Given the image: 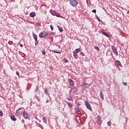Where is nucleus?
Returning a JSON list of instances; mask_svg holds the SVG:
<instances>
[{
    "instance_id": "obj_1",
    "label": "nucleus",
    "mask_w": 129,
    "mask_h": 129,
    "mask_svg": "<svg viewBox=\"0 0 129 129\" xmlns=\"http://www.w3.org/2000/svg\"><path fill=\"white\" fill-rule=\"evenodd\" d=\"M70 4L72 7H76L78 5V2H77V0H71Z\"/></svg>"
},
{
    "instance_id": "obj_2",
    "label": "nucleus",
    "mask_w": 129,
    "mask_h": 129,
    "mask_svg": "<svg viewBox=\"0 0 129 129\" xmlns=\"http://www.w3.org/2000/svg\"><path fill=\"white\" fill-rule=\"evenodd\" d=\"M49 35L47 32H40L39 34V37L40 38H45Z\"/></svg>"
},
{
    "instance_id": "obj_3",
    "label": "nucleus",
    "mask_w": 129,
    "mask_h": 129,
    "mask_svg": "<svg viewBox=\"0 0 129 129\" xmlns=\"http://www.w3.org/2000/svg\"><path fill=\"white\" fill-rule=\"evenodd\" d=\"M50 13L51 15H52V16H56L57 17V18H59V17L61 18V16H60V14H59L58 13H57L55 11H51Z\"/></svg>"
},
{
    "instance_id": "obj_4",
    "label": "nucleus",
    "mask_w": 129,
    "mask_h": 129,
    "mask_svg": "<svg viewBox=\"0 0 129 129\" xmlns=\"http://www.w3.org/2000/svg\"><path fill=\"white\" fill-rule=\"evenodd\" d=\"M23 116L25 119H28L29 117V113H28V112L26 110H24L23 112Z\"/></svg>"
},
{
    "instance_id": "obj_5",
    "label": "nucleus",
    "mask_w": 129,
    "mask_h": 129,
    "mask_svg": "<svg viewBox=\"0 0 129 129\" xmlns=\"http://www.w3.org/2000/svg\"><path fill=\"white\" fill-rule=\"evenodd\" d=\"M78 91V89L77 88V87H75L74 88H72L70 90V93H75L76 92H77V91Z\"/></svg>"
},
{
    "instance_id": "obj_6",
    "label": "nucleus",
    "mask_w": 129,
    "mask_h": 129,
    "mask_svg": "<svg viewBox=\"0 0 129 129\" xmlns=\"http://www.w3.org/2000/svg\"><path fill=\"white\" fill-rule=\"evenodd\" d=\"M111 49L112 50L113 53L116 55V56H118V52H117V50H116V48H115L114 46H112Z\"/></svg>"
},
{
    "instance_id": "obj_7",
    "label": "nucleus",
    "mask_w": 129,
    "mask_h": 129,
    "mask_svg": "<svg viewBox=\"0 0 129 129\" xmlns=\"http://www.w3.org/2000/svg\"><path fill=\"white\" fill-rule=\"evenodd\" d=\"M85 104L87 108L89 109V110H92V108H91V106H90V104L88 102H85Z\"/></svg>"
},
{
    "instance_id": "obj_8",
    "label": "nucleus",
    "mask_w": 129,
    "mask_h": 129,
    "mask_svg": "<svg viewBox=\"0 0 129 129\" xmlns=\"http://www.w3.org/2000/svg\"><path fill=\"white\" fill-rule=\"evenodd\" d=\"M98 124H101V116L98 115L97 117Z\"/></svg>"
},
{
    "instance_id": "obj_9",
    "label": "nucleus",
    "mask_w": 129,
    "mask_h": 129,
    "mask_svg": "<svg viewBox=\"0 0 129 129\" xmlns=\"http://www.w3.org/2000/svg\"><path fill=\"white\" fill-rule=\"evenodd\" d=\"M69 81L70 86H74V81H73V80L71 79H69Z\"/></svg>"
},
{
    "instance_id": "obj_10",
    "label": "nucleus",
    "mask_w": 129,
    "mask_h": 129,
    "mask_svg": "<svg viewBox=\"0 0 129 129\" xmlns=\"http://www.w3.org/2000/svg\"><path fill=\"white\" fill-rule=\"evenodd\" d=\"M100 96L102 100H104V96L103 95V93H102V91H101L100 92Z\"/></svg>"
},
{
    "instance_id": "obj_11",
    "label": "nucleus",
    "mask_w": 129,
    "mask_h": 129,
    "mask_svg": "<svg viewBox=\"0 0 129 129\" xmlns=\"http://www.w3.org/2000/svg\"><path fill=\"white\" fill-rule=\"evenodd\" d=\"M116 66H120V67H122V65L121 64V62L119 60H116Z\"/></svg>"
},
{
    "instance_id": "obj_12",
    "label": "nucleus",
    "mask_w": 129,
    "mask_h": 129,
    "mask_svg": "<svg viewBox=\"0 0 129 129\" xmlns=\"http://www.w3.org/2000/svg\"><path fill=\"white\" fill-rule=\"evenodd\" d=\"M33 37L36 42L38 41V36H37V35L36 34H33Z\"/></svg>"
},
{
    "instance_id": "obj_13",
    "label": "nucleus",
    "mask_w": 129,
    "mask_h": 129,
    "mask_svg": "<svg viewBox=\"0 0 129 129\" xmlns=\"http://www.w3.org/2000/svg\"><path fill=\"white\" fill-rule=\"evenodd\" d=\"M35 16H36V13L32 12L30 14V17H31V18H34V17H35Z\"/></svg>"
},
{
    "instance_id": "obj_14",
    "label": "nucleus",
    "mask_w": 129,
    "mask_h": 129,
    "mask_svg": "<svg viewBox=\"0 0 129 129\" xmlns=\"http://www.w3.org/2000/svg\"><path fill=\"white\" fill-rule=\"evenodd\" d=\"M10 117L12 120H13V121H16V120H17V118H16V117H15V115L10 116Z\"/></svg>"
},
{
    "instance_id": "obj_15",
    "label": "nucleus",
    "mask_w": 129,
    "mask_h": 129,
    "mask_svg": "<svg viewBox=\"0 0 129 129\" xmlns=\"http://www.w3.org/2000/svg\"><path fill=\"white\" fill-rule=\"evenodd\" d=\"M102 34H103V35H104V36H105L106 37L109 38V36L108 35V34H107L106 32L102 31Z\"/></svg>"
},
{
    "instance_id": "obj_16",
    "label": "nucleus",
    "mask_w": 129,
    "mask_h": 129,
    "mask_svg": "<svg viewBox=\"0 0 129 129\" xmlns=\"http://www.w3.org/2000/svg\"><path fill=\"white\" fill-rule=\"evenodd\" d=\"M76 112L78 114H80V113H81V111H80V110H79V108H77L76 109Z\"/></svg>"
},
{
    "instance_id": "obj_17",
    "label": "nucleus",
    "mask_w": 129,
    "mask_h": 129,
    "mask_svg": "<svg viewBox=\"0 0 129 129\" xmlns=\"http://www.w3.org/2000/svg\"><path fill=\"white\" fill-rule=\"evenodd\" d=\"M21 109H22V108H20L16 110V113H17V114H18V115H20V114H21V113H22V112L20 111V110Z\"/></svg>"
},
{
    "instance_id": "obj_18",
    "label": "nucleus",
    "mask_w": 129,
    "mask_h": 129,
    "mask_svg": "<svg viewBox=\"0 0 129 129\" xmlns=\"http://www.w3.org/2000/svg\"><path fill=\"white\" fill-rule=\"evenodd\" d=\"M66 103L68 104V106H69V107H72L73 106V105H72V104H71V103L69 102H67Z\"/></svg>"
},
{
    "instance_id": "obj_19",
    "label": "nucleus",
    "mask_w": 129,
    "mask_h": 129,
    "mask_svg": "<svg viewBox=\"0 0 129 129\" xmlns=\"http://www.w3.org/2000/svg\"><path fill=\"white\" fill-rule=\"evenodd\" d=\"M42 120L44 123H47V118H46V117H43L42 118Z\"/></svg>"
},
{
    "instance_id": "obj_20",
    "label": "nucleus",
    "mask_w": 129,
    "mask_h": 129,
    "mask_svg": "<svg viewBox=\"0 0 129 129\" xmlns=\"http://www.w3.org/2000/svg\"><path fill=\"white\" fill-rule=\"evenodd\" d=\"M57 28H58L59 32H63V28L62 27H60L59 26H58Z\"/></svg>"
},
{
    "instance_id": "obj_21",
    "label": "nucleus",
    "mask_w": 129,
    "mask_h": 129,
    "mask_svg": "<svg viewBox=\"0 0 129 129\" xmlns=\"http://www.w3.org/2000/svg\"><path fill=\"white\" fill-rule=\"evenodd\" d=\"M52 53H56L57 54H61L60 51H57V50H52Z\"/></svg>"
},
{
    "instance_id": "obj_22",
    "label": "nucleus",
    "mask_w": 129,
    "mask_h": 129,
    "mask_svg": "<svg viewBox=\"0 0 129 129\" xmlns=\"http://www.w3.org/2000/svg\"><path fill=\"white\" fill-rule=\"evenodd\" d=\"M39 91V87H37L34 90V93H37Z\"/></svg>"
},
{
    "instance_id": "obj_23",
    "label": "nucleus",
    "mask_w": 129,
    "mask_h": 129,
    "mask_svg": "<svg viewBox=\"0 0 129 129\" xmlns=\"http://www.w3.org/2000/svg\"><path fill=\"white\" fill-rule=\"evenodd\" d=\"M44 93L46 94V95H47L48 96H49V93H48V90L44 89Z\"/></svg>"
},
{
    "instance_id": "obj_24",
    "label": "nucleus",
    "mask_w": 129,
    "mask_h": 129,
    "mask_svg": "<svg viewBox=\"0 0 129 129\" xmlns=\"http://www.w3.org/2000/svg\"><path fill=\"white\" fill-rule=\"evenodd\" d=\"M75 52H77V53H79V52H80L81 51V49L80 48H77L76 49H75Z\"/></svg>"
},
{
    "instance_id": "obj_25",
    "label": "nucleus",
    "mask_w": 129,
    "mask_h": 129,
    "mask_svg": "<svg viewBox=\"0 0 129 129\" xmlns=\"http://www.w3.org/2000/svg\"><path fill=\"white\" fill-rule=\"evenodd\" d=\"M78 53L76 52L75 51H73V55L74 57H77Z\"/></svg>"
},
{
    "instance_id": "obj_26",
    "label": "nucleus",
    "mask_w": 129,
    "mask_h": 129,
    "mask_svg": "<svg viewBox=\"0 0 129 129\" xmlns=\"http://www.w3.org/2000/svg\"><path fill=\"white\" fill-rule=\"evenodd\" d=\"M107 125L108 126H111V121H109L107 122Z\"/></svg>"
},
{
    "instance_id": "obj_27",
    "label": "nucleus",
    "mask_w": 129,
    "mask_h": 129,
    "mask_svg": "<svg viewBox=\"0 0 129 129\" xmlns=\"http://www.w3.org/2000/svg\"><path fill=\"white\" fill-rule=\"evenodd\" d=\"M95 18H96V19H97V20L98 21V22L100 21V19H99V17H98V16H97V15H95Z\"/></svg>"
},
{
    "instance_id": "obj_28",
    "label": "nucleus",
    "mask_w": 129,
    "mask_h": 129,
    "mask_svg": "<svg viewBox=\"0 0 129 129\" xmlns=\"http://www.w3.org/2000/svg\"><path fill=\"white\" fill-rule=\"evenodd\" d=\"M94 49H95V50H97V51H99V47H98V46H95L94 47Z\"/></svg>"
},
{
    "instance_id": "obj_29",
    "label": "nucleus",
    "mask_w": 129,
    "mask_h": 129,
    "mask_svg": "<svg viewBox=\"0 0 129 129\" xmlns=\"http://www.w3.org/2000/svg\"><path fill=\"white\" fill-rule=\"evenodd\" d=\"M42 54L43 55L46 54V51H45V49H42Z\"/></svg>"
},
{
    "instance_id": "obj_30",
    "label": "nucleus",
    "mask_w": 129,
    "mask_h": 129,
    "mask_svg": "<svg viewBox=\"0 0 129 129\" xmlns=\"http://www.w3.org/2000/svg\"><path fill=\"white\" fill-rule=\"evenodd\" d=\"M80 54L81 55V56H85V54H84V53H83V52H81L80 53Z\"/></svg>"
},
{
    "instance_id": "obj_31",
    "label": "nucleus",
    "mask_w": 129,
    "mask_h": 129,
    "mask_svg": "<svg viewBox=\"0 0 129 129\" xmlns=\"http://www.w3.org/2000/svg\"><path fill=\"white\" fill-rule=\"evenodd\" d=\"M64 63H68V62H69V60H68V59L64 58Z\"/></svg>"
},
{
    "instance_id": "obj_32",
    "label": "nucleus",
    "mask_w": 129,
    "mask_h": 129,
    "mask_svg": "<svg viewBox=\"0 0 129 129\" xmlns=\"http://www.w3.org/2000/svg\"><path fill=\"white\" fill-rule=\"evenodd\" d=\"M122 84H123V85L124 86H126V85H127V83H126V82H123Z\"/></svg>"
},
{
    "instance_id": "obj_33",
    "label": "nucleus",
    "mask_w": 129,
    "mask_h": 129,
    "mask_svg": "<svg viewBox=\"0 0 129 129\" xmlns=\"http://www.w3.org/2000/svg\"><path fill=\"white\" fill-rule=\"evenodd\" d=\"M92 13H94V14H96V10L94 9L92 11Z\"/></svg>"
},
{
    "instance_id": "obj_34",
    "label": "nucleus",
    "mask_w": 129,
    "mask_h": 129,
    "mask_svg": "<svg viewBox=\"0 0 129 129\" xmlns=\"http://www.w3.org/2000/svg\"><path fill=\"white\" fill-rule=\"evenodd\" d=\"M49 35H50V36H51V35H55V33L51 32L49 34Z\"/></svg>"
},
{
    "instance_id": "obj_35",
    "label": "nucleus",
    "mask_w": 129,
    "mask_h": 129,
    "mask_svg": "<svg viewBox=\"0 0 129 129\" xmlns=\"http://www.w3.org/2000/svg\"><path fill=\"white\" fill-rule=\"evenodd\" d=\"M3 111L2 110H1V111H0V115L1 116H3Z\"/></svg>"
},
{
    "instance_id": "obj_36",
    "label": "nucleus",
    "mask_w": 129,
    "mask_h": 129,
    "mask_svg": "<svg viewBox=\"0 0 129 129\" xmlns=\"http://www.w3.org/2000/svg\"><path fill=\"white\" fill-rule=\"evenodd\" d=\"M50 27L51 29V31H53V30H54V28L53 27V26H52V25H51Z\"/></svg>"
},
{
    "instance_id": "obj_37",
    "label": "nucleus",
    "mask_w": 129,
    "mask_h": 129,
    "mask_svg": "<svg viewBox=\"0 0 129 129\" xmlns=\"http://www.w3.org/2000/svg\"><path fill=\"white\" fill-rule=\"evenodd\" d=\"M16 74L19 76L20 75V73H19V72H17Z\"/></svg>"
},
{
    "instance_id": "obj_38",
    "label": "nucleus",
    "mask_w": 129,
    "mask_h": 129,
    "mask_svg": "<svg viewBox=\"0 0 129 129\" xmlns=\"http://www.w3.org/2000/svg\"><path fill=\"white\" fill-rule=\"evenodd\" d=\"M36 99L38 101V102H40V99L39 98H37Z\"/></svg>"
},
{
    "instance_id": "obj_39",
    "label": "nucleus",
    "mask_w": 129,
    "mask_h": 129,
    "mask_svg": "<svg viewBox=\"0 0 129 129\" xmlns=\"http://www.w3.org/2000/svg\"><path fill=\"white\" fill-rule=\"evenodd\" d=\"M69 101H72V99H68Z\"/></svg>"
},
{
    "instance_id": "obj_40",
    "label": "nucleus",
    "mask_w": 129,
    "mask_h": 129,
    "mask_svg": "<svg viewBox=\"0 0 129 129\" xmlns=\"http://www.w3.org/2000/svg\"><path fill=\"white\" fill-rule=\"evenodd\" d=\"M62 42H64V39L61 40L60 41V43H62Z\"/></svg>"
},
{
    "instance_id": "obj_41",
    "label": "nucleus",
    "mask_w": 129,
    "mask_h": 129,
    "mask_svg": "<svg viewBox=\"0 0 129 129\" xmlns=\"http://www.w3.org/2000/svg\"><path fill=\"white\" fill-rule=\"evenodd\" d=\"M20 47H21V48H23V44H20Z\"/></svg>"
},
{
    "instance_id": "obj_42",
    "label": "nucleus",
    "mask_w": 129,
    "mask_h": 129,
    "mask_svg": "<svg viewBox=\"0 0 129 129\" xmlns=\"http://www.w3.org/2000/svg\"><path fill=\"white\" fill-rule=\"evenodd\" d=\"M82 129H86V127H85V126L82 127Z\"/></svg>"
},
{
    "instance_id": "obj_43",
    "label": "nucleus",
    "mask_w": 129,
    "mask_h": 129,
    "mask_svg": "<svg viewBox=\"0 0 129 129\" xmlns=\"http://www.w3.org/2000/svg\"><path fill=\"white\" fill-rule=\"evenodd\" d=\"M76 120L77 122H78V119H77V118H76Z\"/></svg>"
},
{
    "instance_id": "obj_44",
    "label": "nucleus",
    "mask_w": 129,
    "mask_h": 129,
    "mask_svg": "<svg viewBox=\"0 0 129 129\" xmlns=\"http://www.w3.org/2000/svg\"><path fill=\"white\" fill-rule=\"evenodd\" d=\"M48 102H49V101L47 100V101H46V103H48Z\"/></svg>"
},
{
    "instance_id": "obj_45",
    "label": "nucleus",
    "mask_w": 129,
    "mask_h": 129,
    "mask_svg": "<svg viewBox=\"0 0 129 129\" xmlns=\"http://www.w3.org/2000/svg\"><path fill=\"white\" fill-rule=\"evenodd\" d=\"M21 53H22V52L19 51V54H21Z\"/></svg>"
},
{
    "instance_id": "obj_46",
    "label": "nucleus",
    "mask_w": 129,
    "mask_h": 129,
    "mask_svg": "<svg viewBox=\"0 0 129 129\" xmlns=\"http://www.w3.org/2000/svg\"><path fill=\"white\" fill-rule=\"evenodd\" d=\"M127 14H129V10L127 11Z\"/></svg>"
},
{
    "instance_id": "obj_47",
    "label": "nucleus",
    "mask_w": 129,
    "mask_h": 129,
    "mask_svg": "<svg viewBox=\"0 0 129 129\" xmlns=\"http://www.w3.org/2000/svg\"><path fill=\"white\" fill-rule=\"evenodd\" d=\"M35 45H37L36 43H35Z\"/></svg>"
}]
</instances>
